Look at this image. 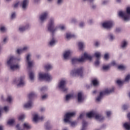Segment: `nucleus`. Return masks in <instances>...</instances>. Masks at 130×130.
<instances>
[{
    "label": "nucleus",
    "mask_w": 130,
    "mask_h": 130,
    "mask_svg": "<svg viewBox=\"0 0 130 130\" xmlns=\"http://www.w3.org/2000/svg\"><path fill=\"white\" fill-rule=\"evenodd\" d=\"M66 82L64 80H61L59 83L58 88L61 89L63 92H66L68 88L66 86Z\"/></svg>",
    "instance_id": "obj_11"
},
{
    "label": "nucleus",
    "mask_w": 130,
    "mask_h": 130,
    "mask_svg": "<svg viewBox=\"0 0 130 130\" xmlns=\"http://www.w3.org/2000/svg\"><path fill=\"white\" fill-rule=\"evenodd\" d=\"M7 40V38H5L4 40H3V42L4 43H6V41Z\"/></svg>",
    "instance_id": "obj_63"
},
{
    "label": "nucleus",
    "mask_w": 130,
    "mask_h": 130,
    "mask_svg": "<svg viewBox=\"0 0 130 130\" xmlns=\"http://www.w3.org/2000/svg\"><path fill=\"white\" fill-rule=\"evenodd\" d=\"M92 59V57L90 55L87 54L86 53H84V55L82 56L81 58H73L72 59V63L73 64H74L79 62H83L86 59L91 61Z\"/></svg>",
    "instance_id": "obj_1"
},
{
    "label": "nucleus",
    "mask_w": 130,
    "mask_h": 130,
    "mask_svg": "<svg viewBox=\"0 0 130 130\" xmlns=\"http://www.w3.org/2000/svg\"><path fill=\"white\" fill-rule=\"evenodd\" d=\"M28 27V26H26L25 27H19V30L20 32H23V31H25L26 29H27Z\"/></svg>",
    "instance_id": "obj_28"
},
{
    "label": "nucleus",
    "mask_w": 130,
    "mask_h": 130,
    "mask_svg": "<svg viewBox=\"0 0 130 130\" xmlns=\"http://www.w3.org/2000/svg\"><path fill=\"white\" fill-rule=\"evenodd\" d=\"M57 27L54 28V20L52 18L50 19L48 27V31L53 34L54 32L57 30Z\"/></svg>",
    "instance_id": "obj_8"
},
{
    "label": "nucleus",
    "mask_w": 130,
    "mask_h": 130,
    "mask_svg": "<svg viewBox=\"0 0 130 130\" xmlns=\"http://www.w3.org/2000/svg\"><path fill=\"white\" fill-rule=\"evenodd\" d=\"M12 99L11 96H8L7 99V101L9 103H11Z\"/></svg>",
    "instance_id": "obj_40"
},
{
    "label": "nucleus",
    "mask_w": 130,
    "mask_h": 130,
    "mask_svg": "<svg viewBox=\"0 0 130 130\" xmlns=\"http://www.w3.org/2000/svg\"><path fill=\"white\" fill-rule=\"evenodd\" d=\"M75 115V112H70V113H67L66 114L64 115V122L65 123L69 122L70 123V118L74 116Z\"/></svg>",
    "instance_id": "obj_10"
},
{
    "label": "nucleus",
    "mask_w": 130,
    "mask_h": 130,
    "mask_svg": "<svg viewBox=\"0 0 130 130\" xmlns=\"http://www.w3.org/2000/svg\"><path fill=\"white\" fill-rule=\"evenodd\" d=\"M127 108H128V107H127V105H124L123 106L122 109H123L124 110H127Z\"/></svg>",
    "instance_id": "obj_47"
},
{
    "label": "nucleus",
    "mask_w": 130,
    "mask_h": 130,
    "mask_svg": "<svg viewBox=\"0 0 130 130\" xmlns=\"http://www.w3.org/2000/svg\"><path fill=\"white\" fill-rule=\"evenodd\" d=\"M82 124H83V126H82V128L81 129V130H85L87 124V122H86L85 120H83V122H82Z\"/></svg>",
    "instance_id": "obj_24"
},
{
    "label": "nucleus",
    "mask_w": 130,
    "mask_h": 130,
    "mask_svg": "<svg viewBox=\"0 0 130 130\" xmlns=\"http://www.w3.org/2000/svg\"><path fill=\"white\" fill-rule=\"evenodd\" d=\"M71 75L73 77L77 76H80L81 78L83 77V68L81 67L80 69L77 70L74 69L71 72Z\"/></svg>",
    "instance_id": "obj_6"
},
{
    "label": "nucleus",
    "mask_w": 130,
    "mask_h": 130,
    "mask_svg": "<svg viewBox=\"0 0 130 130\" xmlns=\"http://www.w3.org/2000/svg\"><path fill=\"white\" fill-rule=\"evenodd\" d=\"M3 111V108L0 107V117L1 116V113Z\"/></svg>",
    "instance_id": "obj_59"
},
{
    "label": "nucleus",
    "mask_w": 130,
    "mask_h": 130,
    "mask_svg": "<svg viewBox=\"0 0 130 130\" xmlns=\"http://www.w3.org/2000/svg\"><path fill=\"white\" fill-rule=\"evenodd\" d=\"M39 80H44L46 81H49L52 79V77L51 75L48 73L43 74L40 73L39 74Z\"/></svg>",
    "instance_id": "obj_7"
},
{
    "label": "nucleus",
    "mask_w": 130,
    "mask_h": 130,
    "mask_svg": "<svg viewBox=\"0 0 130 130\" xmlns=\"http://www.w3.org/2000/svg\"><path fill=\"white\" fill-rule=\"evenodd\" d=\"M44 117L43 116L38 117L37 114L35 115L33 118V121L35 122H37L38 120L43 121Z\"/></svg>",
    "instance_id": "obj_13"
},
{
    "label": "nucleus",
    "mask_w": 130,
    "mask_h": 130,
    "mask_svg": "<svg viewBox=\"0 0 130 130\" xmlns=\"http://www.w3.org/2000/svg\"><path fill=\"white\" fill-rule=\"evenodd\" d=\"M14 58L13 56H11L10 58V59L7 61V64L10 66V69L12 71H14L15 70H17L19 68V67L18 64L16 65H11L13 63V61L14 60Z\"/></svg>",
    "instance_id": "obj_9"
},
{
    "label": "nucleus",
    "mask_w": 130,
    "mask_h": 130,
    "mask_svg": "<svg viewBox=\"0 0 130 130\" xmlns=\"http://www.w3.org/2000/svg\"><path fill=\"white\" fill-rule=\"evenodd\" d=\"M23 127L26 128L27 129H29L30 128V126L27 123H24L23 124Z\"/></svg>",
    "instance_id": "obj_35"
},
{
    "label": "nucleus",
    "mask_w": 130,
    "mask_h": 130,
    "mask_svg": "<svg viewBox=\"0 0 130 130\" xmlns=\"http://www.w3.org/2000/svg\"><path fill=\"white\" fill-rule=\"evenodd\" d=\"M0 30L2 31V32H5V31L6 30V28L5 27L3 26V27H1V28H0Z\"/></svg>",
    "instance_id": "obj_46"
},
{
    "label": "nucleus",
    "mask_w": 130,
    "mask_h": 130,
    "mask_svg": "<svg viewBox=\"0 0 130 130\" xmlns=\"http://www.w3.org/2000/svg\"><path fill=\"white\" fill-rule=\"evenodd\" d=\"M104 58L106 60H108L109 59V54L108 53L105 54Z\"/></svg>",
    "instance_id": "obj_43"
},
{
    "label": "nucleus",
    "mask_w": 130,
    "mask_h": 130,
    "mask_svg": "<svg viewBox=\"0 0 130 130\" xmlns=\"http://www.w3.org/2000/svg\"><path fill=\"white\" fill-rule=\"evenodd\" d=\"M62 0H58V2H57V4H60V3H61Z\"/></svg>",
    "instance_id": "obj_64"
},
{
    "label": "nucleus",
    "mask_w": 130,
    "mask_h": 130,
    "mask_svg": "<svg viewBox=\"0 0 130 130\" xmlns=\"http://www.w3.org/2000/svg\"><path fill=\"white\" fill-rule=\"evenodd\" d=\"M86 116L89 118L95 117V119L99 121H102L104 120L105 119L104 117H103L102 114L95 111H91L87 113Z\"/></svg>",
    "instance_id": "obj_2"
},
{
    "label": "nucleus",
    "mask_w": 130,
    "mask_h": 130,
    "mask_svg": "<svg viewBox=\"0 0 130 130\" xmlns=\"http://www.w3.org/2000/svg\"><path fill=\"white\" fill-rule=\"evenodd\" d=\"M110 67H110V64L108 65V66H104L103 67V70L104 71H108L110 69Z\"/></svg>",
    "instance_id": "obj_30"
},
{
    "label": "nucleus",
    "mask_w": 130,
    "mask_h": 130,
    "mask_svg": "<svg viewBox=\"0 0 130 130\" xmlns=\"http://www.w3.org/2000/svg\"><path fill=\"white\" fill-rule=\"evenodd\" d=\"M84 25V22H81V23H80V24H79V26H80V27H83Z\"/></svg>",
    "instance_id": "obj_50"
},
{
    "label": "nucleus",
    "mask_w": 130,
    "mask_h": 130,
    "mask_svg": "<svg viewBox=\"0 0 130 130\" xmlns=\"http://www.w3.org/2000/svg\"><path fill=\"white\" fill-rule=\"evenodd\" d=\"M29 79H30L31 81L34 80V74L33 73V72H31L29 73Z\"/></svg>",
    "instance_id": "obj_26"
},
{
    "label": "nucleus",
    "mask_w": 130,
    "mask_h": 130,
    "mask_svg": "<svg viewBox=\"0 0 130 130\" xmlns=\"http://www.w3.org/2000/svg\"><path fill=\"white\" fill-rule=\"evenodd\" d=\"M116 83L119 86H120L123 84V81H121L120 80H118Z\"/></svg>",
    "instance_id": "obj_39"
},
{
    "label": "nucleus",
    "mask_w": 130,
    "mask_h": 130,
    "mask_svg": "<svg viewBox=\"0 0 130 130\" xmlns=\"http://www.w3.org/2000/svg\"><path fill=\"white\" fill-rule=\"evenodd\" d=\"M46 89V87L44 86V87H43L41 88V91H43Z\"/></svg>",
    "instance_id": "obj_53"
},
{
    "label": "nucleus",
    "mask_w": 130,
    "mask_h": 130,
    "mask_svg": "<svg viewBox=\"0 0 130 130\" xmlns=\"http://www.w3.org/2000/svg\"><path fill=\"white\" fill-rule=\"evenodd\" d=\"M37 97V95L33 92H30L28 95V98L29 99V101L27 103L25 104L24 106L25 108H28V109H30L31 107H32V102L31 101L36 98Z\"/></svg>",
    "instance_id": "obj_3"
},
{
    "label": "nucleus",
    "mask_w": 130,
    "mask_h": 130,
    "mask_svg": "<svg viewBox=\"0 0 130 130\" xmlns=\"http://www.w3.org/2000/svg\"><path fill=\"white\" fill-rule=\"evenodd\" d=\"M94 64L95 66H98L100 64V61L97 59L96 61L95 62Z\"/></svg>",
    "instance_id": "obj_44"
},
{
    "label": "nucleus",
    "mask_w": 130,
    "mask_h": 130,
    "mask_svg": "<svg viewBox=\"0 0 130 130\" xmlns=\"http://www.w3.org/2000/svg\"><path fill=\"white\" fill-rule=\"evenodd\" d=\"M71 52L70 50L66 51L63 54L64 59H68L69 58V56L71 55Z\"/></svg>",
    "instance_id": "obj_17"
},
{
    "label": "nucleus",
    "mask_w": 130,
    "mask_h": 130,
    "mask_svg": "<svg viewBox=\"0 0 130 130\" xmlns=\"http://www.w3.org/2000/svg\"><path fill=\"white\" fill-rule=\"evenodd\" d=\"M118 69L120 70L123 71V70H125V69H126V67L123 65H119L118 67Z\"/></svg>",
    "instance_id": "obj_33"
},
{
    "label": "nucleus",
    "mask_w": 130,
    "mask_h": 130,
    "mask_svg": "<svg viewBox=\"0 0 130 130\" xmlns=\"http://www.w3.org/2000/svg\"><path fill=\"white\" fill-rule=\"evenodd\" d=\"M95 56L98 59L101 57V53L100 52H96L94 54Z\"/></svg>",
    "instance_id": "obj_37"
},
{
    "label": "nucleus",
    "mask_w": 130,
    "mask_h": 130,
    "mask_svg": "<svg viewBox=\"0 0 130 130\" xmlns=\"http://www.w3.org/2000/svg\"><path fill=\"white\" fill-rule=\"evenodd\" d=\"M79 50L82 51L84 47V44L82 42H79L78 44Z\"/></svg>",
    "instance_id": "obj_25"
},
{
    "label": "nucleus",
    "mask_w": 130,
    "mask_h": 130,
    "mask_svg": "<svg viewBox=\"0 0 130 130\" xmlns=\"http://www.w3.org/2000/svg\"><path fill=\"white\" fill-rule=\"evenodd\" d=\"M48 95L47 94H45L43 96H42V100H45L47 98Z\"/></svg>",
    "instance_id": "obj_48"
},
{
    "label": "nucleus",
    "mask_w": 130,
    "mask_h": 130,
    "mask_svg": "<svg viewBox=\"0 0 130 130\" xmlns=\"http://www.w3.org/2000/svg\"><path fill=\"white\" fill-rule=\"evenodd\" d=\"M114 91V87H112V88L111 89H106L105 90L102 91L100 92V95L98 96L96 99V101L100 102L102 98L103 95L109 94L110 93H111L113 92Z\"/></svg>",
    "instance_id": "obj_4"
},
{
    "label": "nucleus",
    "mask_w": 130,
    "mask_h": 130,
    "mask_svg": "<svg viewBox=\"0 0 130 130\" xmlns=\"http://www.w3.org/2000/svg\"><path fill=\"white\" fill-rule=\"evenodd\" d=\"M56 43V40H55L54 38H53L52 39V40H51V41L49 42V45L51 46H53L54 45H55V44Z\"/></svg>",
    "instance_id": "obj_22"
},
{
    "label": "nucleus",
    "mask_w": 130,
    "mask_h": 130,
    "mask_svg": "<svg viewBox=\"0 0 130 130\" xmlns=\"http://www.w3.org/2000/svg\"><path fill=\"white\" fill-rule=\"evenodd\" d=\"M92 83L94 86H96L99 84V82L96 79H94L92 81Z\"/></svg>",
    "instance_id": "obj_29"
},
{
    "label": "nucleus",
    "mask_w": 130,
    "mask_h": 130,
    "mask_svg": "<svg viewBox=\"0 0 130 130\" xmlns=\"http://www.w3.org/2000/svg\"><path fill=\"white\" fill-rule=\"evenodd\" d=\"M116 65V63L115 61H113L110 64H109V66H110V67L111 66H115Z\"/></svg>",
    "instance_id": "obj_42"
},
{
    "label": "nucleus",
    "mask_w": 130,
    "mask_h": 130,
    "mask_svg": "<svg viewBox=\"0 0 130 130\" xmlns=\"http://www.w3.org/2000/svg\"><path fill=\"white\" fill-rule=\"evenodd\" d=\"M15 13H13L12 14V15H11V18H12V19H14V18H15Z\"/></svg>",
    "instance_id": "obj_55"
},
{
    "label": "nucleus",
    "mask_w": 130,
    "mask_h": 130,
    "mask_svg": "<svg viewBox=\"0 0 130 130\" xmlns=\"http://www.w3.org/2000/svg\"><path fill=\"white\" fill-rule=\"evenodd\" d=\"M111 111H107V116L108 117H110V116L111 115Z\"/></svg>",
    "instance_id": "obj_49"
},
{
    "label": "nucleus",
    "mask_w": 130,
    "mask_h": 130,
    "mask_svg": "<svg viewBox=\"0 0 130 130\" xmlns=\"http://www.w3.org/2000/svg\"><path fill=\"white\" fill-rule=\"evenodd\" d=\"M28 3V0H24L22 3V8L25 9Z\"/></svg>",
    "instance_id": "obj_20"
},
{
    "label": "nucleus",
    "mask_w": 130,
    "mask_h": 130,
    "mask_svg": "<svg viewBox=\"0 0 130 130\" xmlns=\"http://www.w3.org/2000/svg\"><path fill=\"white\" fill-rule=\"evenodd\" d=\"M99 45V43L98 42H96L95 43V46L98 47Z\"/></svg>",
    "instance_id": "obj_58"
},
{
    "label": "nucleus",
    "mask_w": 130,
    "mask_h": 130,
    "mask_svg": "<svg viewBox=\"0 0 130 130\" xmlns=\"http://www.w3.org/2000/svg\"><path fill=\"white\" fill-rule=\"evenodd\" d=\"M75 38V36L74 35H72L71 34H67V39H70L71 38Z\"/></svg>",
    "instance_id": "obj_23"
},
{
    "label": "nucleus",
    "mask_w": 130,
    "mask_h": 130,
    "mask_svg": "<svg viewBox=\"0 0 130 130\" xmlns=\"http://www.w3.org/2000/svg\"><path fill=\"white\" fill-rule=\"evenodd\" d=\"M30 57V55L28 54L26 56V61L28 63V68H31L32 66V61H29V57Z\"/></svg>",
    "instance_id": "obj_14"
},
{
    "label": "nucleus",
    "mask_w": 130,
    "mask_h": 130,
    "mask_svg": "<svg viewBox=\"0 0 130 130\" xmlns=\"http://www.w3.org/2000/svg\"><path fill=\"white\" fill-rule=\"evenodd\" d=\"M127 117H128V118L129 119V121H130V113H128V114H127Z\"/></svg>",
    "instance_id": "obj_61"
},
{
    "label": "nucleus",
    "mask_w": 130,
    "mask_h": 130,
    "mask_svg": "<svg viewBox=\"0 0 130 130\" xmlns=\"http://www.w3.org/2000/svg\"><path fill=\"white\" fill-rule=\"evenodd\" d=\"M110 38L111 41H112L114 39V38L112 35H110Z\"/></svg>",
    "instance_id": "obj_51"
},
{
    "label": "nucleus",
    "mask_w": 130,
    "mask_h": 130,
    "mask_svg": "<svg viewBox=\"0 0 130 130\" xmlns=\"http://www.w3.org/2000/svg\"><path fill=\"white\" fill-rule=\"evenodd\" d=\"M14 122H15L14 119H10L9 120H8L7 124L8 125H11L14 123Z\"/></svg>",
    "instance_id": "obj_31"
},
{
    "label": "nucleus",
    "mask_w": 130,
    "mask_h": 130,
    "mask_svg": "<svg viewBox=\"0 0 130 130\" xmlns=\"http://www.w3.org/2000/svg\"><path fill=\"white\" fill-rule=\"evenodd\" d=\"M52 68V67L50 64H46L45 66V69L47 71H48V70L51 69Z\"/></svg>",
    "instance_id": "obj_32"
},
{
    "label": "nucleus",
    "mask_w": 130,
    "mask_h": 130,
    "mask_svg": "<svg viewBox=\"0 0 130 130\" xmlns=\"http://www.w3.org/2000/svg\"><path fill=\"white\" fill-rule=\"evenodd\" d=\"M127 13H123L122 11L119 12V17L123 18L124 21H128L130 19V7H127L126 9Z\"/></svg>",
    "instance_id": "obj_5"
},
{
    "label": "nucleus",
    "mask_w": 130,
    "mask_h": 130,
    "mask_svg": "<svg viewBox=\"0 0 130 130\" xmlns=\"http://www.w3.org/2000/svg\"><path fill=\"white\" fill-rule=\"evenodd\" d=\"M4 111H5V112H7V111H8V107H7V106L4 107Z\"/></svg>",
    "instance_id": "obj_52"
},
{
    "label": "nucleus",
    "mask_w": 130,
    "mask_h": 130,
    "mask_svg": "<svg viewBox=\"0 0 130 130\" xmlns=\"http://www.w3.org/2000/svg\"><path fill=\"white\" fill-rule=\"evenodd\" d=\"M123 126L126 130H130V123L128 122H125Z\"/></svg>",
    "instance_id": "obj_19"
},
{
    "label": "nucleus",
    "mask_w": 130,
    "mask_h": 130,
    "mask_svg": "<svg viewBox=\"0 0 130 130\" xmlns=\"http://www.w3.org/2000/svg\"><path fill=\"white\" fill-rule=\"evenodd\" d=\"M24 77H21L20 78V82H19V83H18L17 84V86L18 87H21V86H23L24 85V82L23 81L24 80Z\"/></svg>",
    "instance_id": "obj_16"
},
{
    "label": "nucleus",
    "mask_w": 130,
    "mask_h": 130,
    "mask_svg": "<svg viewBox=\"0 0 130 130\" xmlns=\"http://www.w3.org/2000/svg\"><path fill=\"white\" fill-rule=\"evenodd\" d=\"M126 45H127V42L125 41H124L122 43L121 47L122 48H124L126 47Z\"/></svg>",
    "instance_id": "obj_36"
},
{
    "label": "nucleus",
    "mask_w": 130,
    "mask_h": 130,
    "mask_svg": "<svg viewBox=\"0 0 130 130\" xmlns=\"http://www.w3.org/2000/svg\"><path fill=\"white\" fill-rule=\"evenodd\" d=\"M78 100L79 102L82 101V92H79L78 94Z\"/></svg>",
    "instance_id": "obj_21"
},
{
    "label": "nucleus",
    "mask_w": 130,
    "mask_h": 130,
    "mask_svg": "<svg viewBox=\"0 0 130 130\" xmlns=\"http://www.w3.org/2000/svg\"><path fill=\"white\" fill-rule=\"evenodd\" d=\"M47 16H48V13L47 12H45L43 14H42L40 17V19L41 22H43V21H44L45 19H46Z\"/></svg>",
    "instance_id": "obj_15"
},
{
    "label": "nucleus",
    "mask_w": 130,
    "mask_h": 130,
    "mask_svg": "<svg viewBox=\"0 0 130 130\" xmlns=\"http://www.w3.org/2000/svg\"><path fill=\"white\" fill-rule=\"evenodd\" d=\"M129 80H130V75H128L126 77V78H125V81L127 82V81H128Z\"/></svg>",
    "instance_id": "obj_41"
},
{
    "label": "nucleus",
    "mask_w": 130,
    "mask_h": 130,
    "mask_svg": "<svg viewBox=\"0 0 130 130\" xmlns=\"http://www.w3.org/2000/svg\"><path fill=\"white\" fill-rule=\"evenodd\" d=\"M76 125H77V122L76 121H73V122H71V126L72 127H74V126H75Z\"/></svg>",
    "instance_id": "obj_45"
},
{
    "label": "nucleus",
    "mask_w": 130,
    "mask_h": 130,
    "mask_svg": "<svg viewBox=\"0 0 130 130\" xmlns=\"http://www.w3.org/2000/svg\"><path fill=\"white\" fill-rule=\"evenodd\" d=\"M18 5H19V2L16 3V4L14 5V8H17Z\"/></svg>",
    "instance_id": "obj_54"
},
{
    "label": "nucleus",
    "mask_w": 130,
    "mask_h": 130,
    "mask_svg": "<svg viewBox=\"0 0 130 130\" xmlns=\"http://www.w3.org/2000/svg\"><path fill=\"white\" fill-rule=\"evenodd\" d=\"M83 117V114H81L80 115V116H79V118H80V119H81Z\"/></svg>",
    "instance_id": "obj_60"
},
{
    "label": "nucleus",
    "mask_w": 130,
    "mask_h": 130,
    "mask_svg": "<svg viewBox=\"0 0 130 130\" xmlns=\"http://www.w3.org/2000/svg\"><path fill=\"white\" fill-rule=\"evenodd\" d=\"M120 31H121V29H120V28H117L116 30V31L117 32H120Z\"/></svg>",
    "instance_id": "obj_57"
},
{
    "label": "nucleus",
    "mask_w": 130,
    "mask_h": 130,
    "mask_svg": "<svg viewBox=\"0 0 130 130\" xmlns=\"http://www.w3.org/2000/svg\"><path fill=\"white\" fill-rule=\"evenodd\" d=\"M45 126H46V128L47 130H49L50 129H51V127L50 125V124H49V122H47L46 123Z\"/></svg>",
    "instance_id": "obj_34"
},
{
    "label": "nucleus",
    "mask_w": 130,
    "mask_h": 130,
    "mask_svg": "<svg viewBox=\"0 0 130 130\" xmlns=\"http://www.w3.org/2000/svg\"><path fill=\"white\" fill-rule=\"evenodd\" d=\"M24 118H25V116H24V115H20L19 116V117H18V120H19V121H21L22 120H23V119H24Z\"/></svg>",
    "instance_id": "obj_38"
},
{
    "label": "nucleus",
    "mask_w": 130,
    "mask_h": 130,
    "mask_svg": "<svg viewBox=\"0 0 130 130\" xmlns=\"http://www.w3.org/2000/svg\"><path fill=\"white\" fill-rule=\"evenodd\" d=\"M74 98V94H68L66 95V101H69L70 99Z\"/></svg>",
    "instance_id": "obj_27"
},
{
    "label": "nucleus",
    "mask_w": 130,
    "mask_h": 130,
    "mask_svg": "<svg viewBox=\"0 0 130 130\" xmlns=\"http://www.w3.org/2000/svg\"><path fill=\"white\" fill-rule=\"evenodd\" d=\"M59 28H60L61 30H64L65 28V27H64V26L62 25L61 26H59Z\"/></svg>",
    "instance_id": "obj_56"
},
{
    "label": "nucleus",
    "mask_w": 130,
    "mask_h": 130,
    "mask_svg": "<svg viewBox=\"0 0 130 130\" xmlns=\"http://www.w3.org/2000/svg\"><path fill=\"white\" fill-rule=\"evenodd\" d=\"M16 127L17 128V129H19V124H18L16 125Z\"/></svg>",
    "instance_id": "obj_62"
},
{
    "label": "nucleus",
    "mask_w": 130,
    "mask_h": 130,
    "mask_svg": "<svg viewBox=\"0 0 130 130\" xmlns=\"http://www.w3.org/2000/svg\"><path fill=\"white\" fill-rule=\"evenodd\" d=\"M113 25V22L111 21H107L103 23V27L106 29L111 28Z\"/></svg>",
    "instance_id": "obj_12"
},
{
    "label": "nucleus",
    "mask_w": 130,
    "mask_h": 130,
    "mask_svg": "<svg viewBox=\"0 0 130 130\" xmlns=\"http://www.w3.org/2000/svg\"><path fill=\"white\" fill-rule=\"evenodd\" d=\"M27 49V47H24L23 49H17V53L18 54H20L21 53H22L23 51H25Z\"/></svg>",
    "instance_id": "obj_18"
}]
</instances>
